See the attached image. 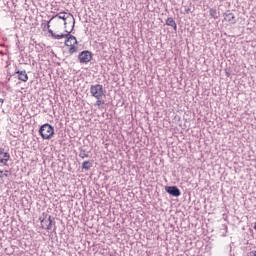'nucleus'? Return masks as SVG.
Here are the masks:
<instances>
[{
    "label": "nucleus",
    "mask_w": 256,
    "mask_h": 256,
    "mask_svg": "<svg viewBox=\"0 0 256 256\" xmlns=\"http://www.w3.org/2000/svg\"><path fill=\"white\" fill-rule=\"evenodd\" d=\"M73 32V27H71L69 30H66V34H55V32H53V30H49V33L52 37V39H63L66 38L65 40V45L66 47H70L69 48V53L70 55H73V53H77V38L73 35H71V33Z\"/></svg>",
    "instance_id": "nucleus-1"
},
{
    "label": "nucleus",
    "mask_w": 256,
    "mask_h": 256,
    "mask_svg": "<svg viewBox=\"0 0 256 256\" xmlns=\"http://www.w3.org/2000/svg\"><path fill=\"white\" fill-rule=\"evenodd\" d=\"M63 19L64 20V27L67 29V25H71L72 29H75V17L71 13L66 12H59L55 16L51 18V21L53 19Z\"/></svg>",
    "instance_id": "nucleus-2"
},
{
    "label": "nucleus",
    "mask_w": 256,
    "mask_h": 256,
    "mask_svg": "<svg viewBox=\"0 0 256 256\" xmlns=\"http://www.w3.org/2000/svg\"><path fill=\"white\" fill-rule=\"evenodd\" d=\"M55 133V129L50 124H43L39 129L42 139H51Z\"/></svg>",
    "instance_id": "nucleus-3"
},
{
    "label": "nucleus",
    "mask_w": 256,
    "mask_h": 256,
    "mask_svg": "<svg viewBox=\"0 0 256 256\" xmlns=\"http://www.w3.org/2000/svg\"><path fill=\"white\" fill-rule=\"evenodd\" d=\"M91 96L95 99H103L105 97V90L103 89V85L95 84L90 87Z\"/></svg>",
    "instance_id": "nucleus-4"
},
{
    "label": "nucleus",
    "mask_w": 256,
    "mask_h": 256,
    "mask_svg": "<svg viewBox=\"0 0 256 256\" xmlns=\"http://www.w3.org/2000/svg\"><path fill=\"white\" fill-rule=\"evenodd\" d=\"M165 191L166 193H169V195H172V197L181 196V190H179L177 186H166Z\"/></svg>",
    "instance_id": "nucleus-5"
},
{
    "label": "nucleus",
    "mask_w": 256,
    "mask_h": 256,
    "mask_svg": "<svg viewBox=\"0 0 256 256\" xmlns=\"http://www.w3.org/2000/svg\"><path fill=\"white\" fill-rule=\"evenodd\" d=\"M78 59L80 63H89V61H91L92 59L91 52L89 51L81 52L78 56Z\"/></svg>",
    "instance_id": "nucleus-6"
},
{
    "label": "nucleus",
    "mask_w": 256,
    "mask_h": 256,
    "mask_svg": "<svg viewBox=\"0 0 256 256\" xmlns=\"http://www.w3.org/2000/svg\"><path fill=\"white\" fill-rule=\"evenodd\" d=\"M11 159L9 152H5L4 148H0V163L7 165V162Z\"/></svg>",
    "instance_id": "nucleus-7"
},
{
    "label": "nucleus",
    "mask_w": 256,
    "mask_h": 256,
    "mask_svg": "<svg viewBox=\"0 0 256 256\" xmlns=\"http://www.w3.org/2000/svg\"><path fill=\"white\" fill-rule=\"evenodd\" d=\"M16 74L18 75L19 81H23L24 83H27V81H29V76L27 75V72L25 70H18L16 71Z\"/></svg>",
    "instance_id": "nucleus-8"
},
{
    "label": "nucleus",
    "mask_w": 256,
    "mask_h": 256,
    "mask_svg": "<svg viewBox=\"0 0 256 256\" xmlns=\"http://www.w3.org/2000/svg\"><path fill=\"white\" fill-rule=\"evenodd\" d=\"M52 224H53V220H51V216H49L48 219H44L41 221V225L43 229H47L48 231H50Z\"/></svg>",
    "instance_id": "nucleus-9"
},
{
    "label": "nucleus",
    "mask_w": 256,
    "mask_h": 256,
    "mask_svg": "<svg viewBox=\"0 0 256 256\" xmlns=\"http://www.w3.org/2000/svg\"><path fill=\"white\" fill-rule=\"evenodd\" d=\"M224 19L229 23H236L235 21V14L228 12L224 14Z\"/></svg>",
    "instance_id": "nucleus-10"
},
{
    "label": "nucleus",
    "mask_w": 256,
    "mask_h": 256,
    "mask_svg": "<svg viewBox=\"0 0 256 256\" xmlns=\"http://www.w3.org/2000/svg\"><path fill=\"white\" fill-rule=\"evenodd\" d=\"M166 25H168L169 27H174V29H177V23H175V20H173V18H168L166 20Z\"/></svg>",
    "instance_id": "nucleus-11"
},
{
    "label": "nucleus",
    "mask_w": 256,
    "mask_h": 256,
    "mask_svg": "<svg viewBox=\"0 0 256 256\" xmlns=\"http://www.w3.org/2000/svg\"><path fill=\"white\" fill-rule=\"evenodd\" d=\"M210 15L213 17V19H219V16L217 15V9L211 8L209 10Z\"/></svg>",
    "instance_id": "nucleus-12"
},
{
    "label": "nucleus",
    "mask_w": 256,
    "mask_h": 256,
    "mask_svg": "<svg viewBox=\"0 0 256 256\" xmlns=\"http://www.w3.org/2000/svg\"><path fill=\"white\" fill-rule=\"evenodd\" d=\"M82 169H85V171H89L91 169V162H89V161L83 162Z\"/></svg>",
    "instance_id": "nucleus-13"
},
{
    "label": "nucleus",
    "mask_w": 256,
    "mask_h": 256,
    "mask_svg": "<svg viewBox=\"0 0 256 256\" xmlns=\"http://www.w3.org/2000/svg\"><path fill=\"white\" fill-rule=\"evenodd\" d=\"M97 101L95 103L96 107H101V105H105V101L102 98H96Z\"/></svg>",
    "instance_id": "nucleus-14"
},
{
    "label": "nucleus",
    "mask_w": 256,
    "mask_h": 256,
    "mask_svg": "<svg viewBox=\"0 0 256 256\" xmlns=\"http://www.w3.org/2000/svg\"><path fill=\"white\" fill-rule=\"evenodd\" d=\"M3 177H9V171H5L3 172L2 170H0V179H3Z\"/></svg>",
    "instance_id": "nucleus-15"
},
{
    "label": "nucleus",
    "mask_w": 256,
    "mask_h": 256,
    "mask_svg": "<svg viewBox=\"0 0 256 256\" xmlns=\"http://www.w3.org/2000/svg\"><path fill=\"white\" fill-rule=\"evenodd\" d=\"M79 157H81V159H85V157H89V155H87L85 152L80 153Z\"/></svg>",
    "instance_id": "nucleus-16"
},
{
    "label": "nucleus",
    "mask_w": 256,
    "mask_h": 256,
    "mask_svg": "<svg viewBox=\"0 0 256 256\" xmlns=\"http://www.w3.org/2000/svg\"><path fill=\"white\" fill-rule=\"evenodd\" d=\"M248 256H256V250L250 251Z\"/></svg>",
    "instance_id": "nucleus-17"
},
{
    "label": "nucleus",
    "mask_w": 256,
    "mask_h": 256,
    "mask_svg": "<svg viewBox=\"0 0 256 256\" xmlns=\"http://www.w3.org/2000/svg\"><path fill=\"white\" fill-rule=\"evenodd\" d=\"M49 23H51V19H50V20L48 21V23H47L48 33H49V31L51 30V29H50L51 25H49Z\"/></svg>",
    "instance_id": "nucleus-18"
},
{
    "label": "nucleus",
    "mask_w": 256,
    "mask_h": 256,
    "mask_svg": "<svg viewBox=\"0 0 256 256\" xmlns=\"http://www.w3.org/2000/svg\"><path fill=\"white\" fill-rule=\"evenodd\" d=\"M0 103L1 104L5 103V100H3V98H0Z\"/></svg>",
    "instance_id": "nucleus-19"
}]
</instances>
